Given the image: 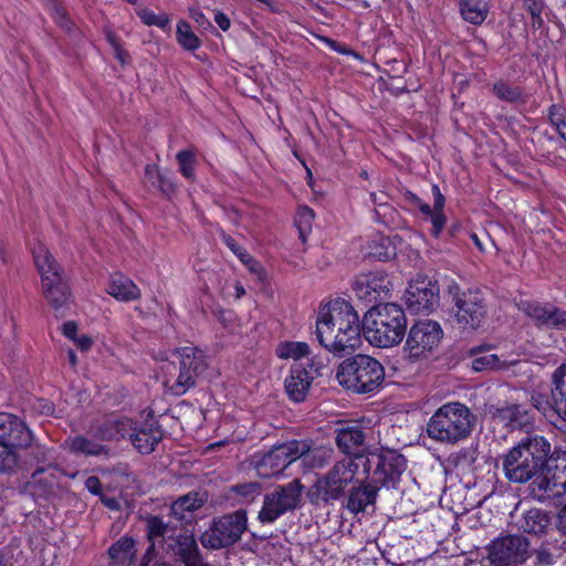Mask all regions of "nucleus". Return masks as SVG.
<instances>
[{
	"label": "nucleus",
	"mask_w": 566,
	"mask_h": 566,
	"mask_svg": "<svg viewBox=\"0 0 566 566\" xmlns=\"http://www.w3.org/2000/svg\"><path fill=\"white\" fill-rule=\"evenodd\" d=\"M363 322L354 306L345 300H335L323 307L316 319L319 344L334 355L355 350L361 343Z\"/></svg>",
	"instance_id": "nucleus-1"
},
{
	"label": "nucleus",
	"mask_w": 566,
	"mask_h": 566,
	"mask_svg": "<svg viewBox=\"0 0 566 566\" xmlns=\"http://www.w3.org/2000/svg\"><path fill=\"white\" fill-rule=\"evenodd\" d=\"M549 454L551 443L546 438L527 434L503 455L504 475L512 483L535 482L544 475Z\"/></svg>",
	"instance_id": "nucleus-2"
},
{
	"label": "nucleus",
	"mask_w": 566,
	"mask_h": 566,
	"mask_svg": "<svg viewBox=\"0 0 566 566\" xmlns=\"http://www.w3.org/2000/svg\"><path fill=\"white\" fill-rule=\"evenodd\" d=\"M407 328L403 310L395 303L373 305L363 319V334L368 343L379 348L398 345Z\"/></svg>",
	"instance_id": "nucleus-3"
},
{
	"label": "nucleus",
	"mask_w": 566,
	"mask_h": 566,
	"mask_svg": "<svg viewBox=\"0 0 566 566\" xmlns=\"http://www.w3.org/2000/svg\"><path fill=\"white\" fill-rule=\"evenodd\" d=\"M475 421L476 417L464 403L447 402L430 417L427 423V434L434 441L455 444L471 436Z\"/></svg>",
	"instance_id": "nucleus-4"
},
{
	"label": "nucleus",
	"mask_w": 566,
	"mask_h": 566,
	"mask_svg": "<svg viewBox=\"0 0 566 566\" xmlns=\"http://www.w3.org/2000/svg\"><path fill=\"white\" fill-rule=\"evenodd\" d=\"M336 379L342 387L354 394L371 396L384 385L385 368L376 358L357 354L338 365Z\"/></svg>",
	"instance_id": "nucleus-5"
},
{
	"label": "nucleus",
	"mask_w": 566,
	"mask_h": 566,
	"mask_svg": "<svg viewBox=\"0 0 566 566\" xmlns=\"http://www.w3.org/2000/svg\"><path fill=\"white\" fill-rule=\"evenodd\" d=\"M32 254L41 276L43 295L54 310L55 315L63 317L70 303V289L64 281L63 271L41 242L33 245Z\"/></svg>",
	"instance_id": "nucleus-6"
},
{
	"label": "nucleus",
	"mask_w": 566,
	"mask_h": 566,
	"mask_svg": "<svg viewBox=\"0 0 566 566\" xmlns=\"http://www.w3.org/2000/svg\"><path fill=\"white\" fill-rule=\"evenodd\" d=\"M361 465L354 459H342L335 462L324 474L319 475L312 486V495L316 501L326 504L344 500L355 482Z\"/></svg>",
	"instance_id": "nucleus-7"
},
{
	"label": "nucleus",
	"mask_w": 566,
	"mask_h": 566,
	"mask_svg": "<svg viewBox=\"0 0 566 566\" xmlns=\"http://www.w3.org/2000/svg\"><path fill=\"white\" fill-rule=\"evenodd\" d=\"M530 402L551 424L566 429V361L551 375L549 395L532 390Z\"/></svg>",
	"instance_id": "nucleus-8"
},
{
	"label": "nucleus",
	"mask_w": 566,
	"mask_h": 566,
	"mask_svg": "<svg viewBox=\"0 0 566 566\" xmlns=\"http://www.w3.org/2000/svg\"><path fill=\"white\" fill-rule=\"evenodd\" d=\"M247 530L248 514L241 509L214 517L209 528L200 535L199 541L208 549L228 548L237 544Z\"/></svg>",
	"instance_id": "nucleus-9"
},
{
	"label": "nucleus",
	"mask_w": 566,
	"mask_h": 566,
	"mask_svg": "<svg viewBox=\"0 0 566 566\" xmlns=\"http://www.w3.org/2000/svg\"><path fill=\"white\" fill-rule=\"evenodd\" d=\"M174 354L179 359V373L176 379H167L165 386L171 395L179 397L197 385L208 368V361L205 352L196 346L176 348Z\"/></svg>",
	"instance_id": "nucleus-10"
},
{
	"label": "nucleus",
	"mask_w": 566,
	"mask_h": 566,
	"mask_svg": "<svg viewBox=\"0 0 566 566\" xmlns=\"http://www.w3.org/2000/svg\"><path fill=\"white\" fill-rule=\"evenodd\" d=\"M443 337L440 324L432 319H419L407 334L403 350L410 363L427 358Z\"/></svg>",
	"instance_id": "nucleus-11"
},
{
	"label": "nucleus",
	"mask_w": 566,
	"mask_h": 566,
	"mask_svg": "<svg viewBox=\"0 0 566 566\" xmlns=\"http://www.w3.org/2000/svg\"><path fill=\"white\" fill-rule=\"evenodd\" d=\"M303 485L298 479L277 486L265 494L258 518L263 524H271L286 512L295 510L302 500Z\"/></svg>",
	"instance_id": "nucleus-12"
},
{
	"label": "nucleus",
	"mask_w": 566,
	"mask_h": 566,
	"mask_svg": "<svg viewBox=\"0 0 566 566\" xmlns=\"http://www.w3.org/2000/svg\"><path fill=\"white\" fill-rule=\"evenodd\" d=\"M531 543L521 534H505L494 538L486 547L492 566H516L530 557Z\"/></svg>",
	"instance_id": "nucleus-13"
},
{
	"label": "nucleus",
	"mask_w": 566,
	"mask_h": 566,
	"mask_svg": "<svg viewBox=\"0 0 566 566\" xmlns=\"http://www.w3.org/2000/svg\"><path fill=\"white\" fill-rule=\"evenodd\" d=\"M564 458H547L544 475L530 484V494L533 499L545 502L566 492V452Z\"/></svg>",
	"instance_id": "nucleus-14"
},
{
	"label": "nucleus",
	"mask_w": 566,
	"mask_h": 566,
	"mask_svg": "<svg viewBox=\"0 0 566 566\" xmlns=\"http://www.w3.org/2000/svg\"><path fill=\"white\" fill-rule=\"evenodd\" d=\"M453 312L463 329L479 328L486 315V304L480 290H465L453 295Z\"/></svg>",
	"instance_id": "nucleus-15"
},
{
	"label": "nucleus",
	"mask_w": 566,
	"mask_h": 566,
	"mask_svg": "<svg viewBox=\"0 0 566 566\" xmlns=\"http://www.w3.org/2000/svg\"><path fill=\"white\" fill-rule=\"evenodd\" d=\"M335 433V444L343 454L347 455L345 459H354L356 464L361 465L363 473L368 475L371 471V459L370 451L366 450L364 428L358 423L346 424L336 429Z\"/></svg>",
	"instance_id": "nucleus-16"
},
{
	"label": "nucleus",
	"mask_w": 566,
	"mask_h": 566,
	"mask_svg": "<svg viewBox=\"0 0 566 566\" xmlns=\"http://www.w3.org/2000/svg\"><path fill=\"white\" fill-rule=\"evenodd\" d=\"M369 458L371 463H376L375 470L370 472V479L379 488H395L407 469L406 458L391 450L381 453L369 452Z\"/></svg>",
	"instance_id": "nucleus-17"
},
{
	"label": "nucleus",
	"mask_w": 566,
	"mask_h": 566,
	"mask_svg": "<svg viewBox=\"0 0 566 566\" xmlns=\"http://www.w3.org/2000/svg\"><path fill=\"white\" fill-rule=\"evenodd\" d=\"M518 308L531 318L538 328L566 329V311L551 303L527 300L522 301Z\"/></svg>",
	"instance_id": "nucleus-18"
},
{
	"label": "nucleus",
	"mask_w": 566,
	"mask_h": 566,
	"mask_svg": "<svg viewBox=\"0 0 566 566\" xmlns=\"http://www.w3.org/2000/svg\"><path fill=\"white\" fill-rule=\"evenodd\" d=\"M391 286L388 275L376 271L358 275L353 283V291L357 298L373 304L388 298Z\"/></svg>",
	"instance_id": "nucleus-19"
},
{
	"label": "nucleus",
	"mask_w": 566,
	"mask_h": 566,
	"mask_svg": "<svg viewBox=\"0 0 566 566\" xmlns=\"http://www.w3.org/2000/svg\"><path fill=\"white\" fill-rule=\"evenodd\" d=\"M438 290L427 277L413 280L405 293L410 312L419 314L431 311L438 304Z\"/></svg>",
	"instance_id": "nucleus-20"
},
{
	"label": "nucleus",
	"mask_w": 566,
	"mask_h": 566,
	"mask_svg": "<svg viewBox=\"0 0 566 566\" xmlns=\"http://www.w3.org/2000/svg\"><path fill=\"white\" fill-rule=\"evenodd\" d=\"M295 462L292 441L274 446L255 461V469L261 478H272L282 473Z\"/></svg>",
	"instance_id": "nucleus-21"
},
{
	"label": "nucleus",
	"mask_w": 566,
	"mask_h": 566,
	"mask_svg": "<svg viewBox=\"0 0 566 566\" xmlns=\"http://www.w3.org/2000/svg\"><path fill=\"white\" fill-rule=\"evenodd\" d=\"M32 440L33 433L22 419L9 412H0V443L27 449Z\"/></svg>",
	"instance_id": "nucleus-22"
},
{
	"label": "nucleus",
	"mask_w": 566,
	"mask_h": 566,
	"mask_svg": "<svg viewBox=\"0 0 566 566\" xmlns=\"http://www.w3.org/2000/svg\"><path fill=\"white\" fill-rule=\"evenodd\" d=\"M380 488L370 479V471L368 475L364 473V479L355 482L347 492L346 509L354 514L363 513L368 506H374Z\"/></svg>",
	"instance_id": "nucleus-23"
},
{
	"label": "nucleus",
	"mask_w": 566,
	"mask_h": 566,
	"mask_svg": "<svg viewBox=\"0 0 566 566\" xmlns=\"http://www.w3.org/2000/svg\"><path fill=\"white\" fill-rule=\"evenodd\" d=\"M292 447L294 460H300L308 470L323 468L332 459V449L315 447L312 440H292Z\"/></svg>",
	"instance_id": "nucleus-24"
},
{
	"label": "nucleus",
	"mask_w": 566,
	"mask_h": 566,
	"mask_svg": "<svg viewBox=\"0 0 566 566\" xmlns=\"http://www.w3.org/2000/svg\"><path fill=\"white\" fill-rule=\"evenodd\" d=\"M315 374H317V369L313 364L310 365V369L302 364L292 367L291 375L285 379V390L291 400L304 401Z\"/></svg>",
	"instance_id": "nucleus-25"
},
{
	"label": "nucleus",
	"mask_w": 566,
	"mask_h": 566,
	"mask_svg": "<svg viewBox=\"0 0 566 566\" xmlns=\"http://www.w3.org/2000/svg\"><path fill=\"white\" fill-rule=\"evenodd\" d=\"M61 475L62 471L55 465L39 467L33 472L30 483L32 494L36 497L49 499L57 490Z\"/></svg>",
	"instance_id": "nucleus-26"
},
{
	"label": "nucleus",
	"mask_w": 566,
	"mask_h": 566,
	"mask_svg": "<svg viewBox=\"0 0 566 566\" xmlns=\"http://www.w3.org/2000/svg\"><path fill=\"white\" fill-rule=\"evenodd\" d=\"M493 417L512 430L528 429L534 424L533 411L520 403L497 408Z\"/></svg>",
	"instance_id": "nucleus-27"
},
{
	"label": "nucleus",
	"mask_w": 566,
	"mask_h": 566,
	"mask_svg": "<svg viewBox=\"0 0 566 566\" xmlns=\"http://www.w3.org/2000/svg\"><path fill=\"white\" fill-rule=\"evenodd\" d=\"M551 524L552 516L549 512L537 507L523 512L516 522L517 528L521 532L537 537L546 535Z\"/></svg>",
	"instance_id": "nucleus-28"
},
{
	"label": "nucleus",
	"mask_w": 566,
	"mask_h": 566,
	"mask_svg": "<svg viewBox=\"0 0 566 566\" xmlns=\"http://www.w3.org/2000/svg\"><path fill=\"white\" fill-rule=\"evenodd\" d=\"M161 439L163 432L157 424L148 423L137 427L135 422L133 423L129 440L139 453H151Z\"/></svg>",
	"instance_id": "nucleus-29"
},
{
	"label": "nucleus",
	"mask_w": 566,
	"mask_h": 566,
	"mask_svg": "<svg viewBox=\"0 0 566 566\" xmlns=\"http://www.w3.org/2000/svg\"><path fill=\"white\" fill-rule=\"evenodd\" d=\"M133 423L129 418L108 419L96 427L94 436L103 441L129 439Z\"/></svg>",
	"instance_id": "nucleus-30"
},
{
	"label": "nucleus",
	"mask_w": 566,
	"mask_h": 566,
	"mask_svg": "<svg viewBox=\"0 0 566 566\" xmlns=\"http://www.w3.org/2000/svg\"><path fill=\"white\" fill-rule=\"evenodd\" d=\"M470 353L475 356L471 361V367L476 373L506 370L517 364V360H506L496 354L483 353L482 347H474Z\"/></svg>",
	"instance_id": "nucleus-31"
},
{
	"label": "nucleus",
	"mask_w": 566,
	"mask_h": 566,
	"mask_svg": "<svg viewBox=\"0 0 566 566\" xmlns=\"http://www.w3.org/2000/svg\"><path fill=\"white\" fill-rule=\"evenodd\" d=\"M107 293L120 302L136 301L142 296L140 289L133 280L119 273L111 276Z\"/></svg>",
	"instance_id": "nucleus-32"
},
{
	"label": "nucleus",
	"mask_w": 566,
	"mask_h": 566,
	"mask_svg": "<svg viewBox=\"0 0 566 566\" xmlns=\"http://www.w3.org/2000/svg\"><path fill=\"white\" fill-rule=\"evenodd\" d=\"M175 553L185 566L203 560L197 541L191 535L178 537Z\"/></svg>",
	"instance_id": "nucleus-33"
},
{
	"label": "nucleus",
	"mask_w": 566,
	"mask_h": 566,
	"mask_svg": "<svg viewBox=\"0 0 566 566\" xmlns=\"http://www.w3.org/2000/svg\"><path fill=\"white\" fill-rule=\"evenodd\" d=\"M207 502V494L199 492H189L180 496L171 504V514L179 520L185 518L186 512H193L200 509Z\"/></svg>",
	"instance_id": "nucleus-34"
},
{
	"label": "nucleus",
	"mask_w": 566,
	"mask_h": 566,
	"mask_svg": "<svg viewBox=\"0 0 566 566\" xmlns=\"http://www.w3.org/2000/svg\"><path fill=\"white\" fill-rule=\"evenodd\" d=\"M488 11V4L483 0H460L461 15L472 24H481L485 20Z\"/></svg>",
	"instance_id": "nucleus-35"
},
{
	"label": "nucleus",
	"mask_w": 566,
	"mask_h": 566,
	"mask_svg": "<svg viewBox=\"0 0 566 566\" xmlns=\"http://www.w3.org/2000/svg\"><path fill=\"white\" fill-rule=\"evenodd\" d=\"M70 450L76 454L101 455L108 452L107 448L84 436H75L69 440Z\"/></svg>",
	"instance_id": "nucleus-36"
},
{
	"label": "nucleus",
	"mask_w": 566,
	"mask_h": 566,
	"mask_svg": "<svg viewBox=\"0 0 566 566\" xmlns=\"http://www.w3.org/2000/svg\"><path fill=\"white\" fill-rule=\"evenodd\" d=\"M44 2L49 14L55 23L65 32H73L74 23L63 4L59 0H44Z\"/></svg>",
	"instance_id": "nucleus-37"
},
{
	"label": "nucleus",
	"mask_w": 566,
	"mask_h": 566,
	"mask_svg": "<svg viewBox=\"0 0 566 566\" xmlns=\"http://www.w3.org/2000/svg\"><path fill=\"white\" fill-rule=\"evenodd\" d=\"M493 93L499 99L509 103H525L527 97L520 86L510 85L503 81L493 85Z\"/></svg>",
	"instance_id": "nucleus-38"
},
{
	"label": "nucleus",
	"mask_w": 566,
	"mask_h": 566,
	"mask_svg": "<svg viewBox=\"0 0 566 566\" xmlns=\"http://www.w3.org/2000/svg\"><path fill=\"white\" fill-rule=\"evenodd\" d=\"M135 543L132 538L120 537L108 548L109 558L118 564L129 562L134 555Z\"/></svg>",
	"instance_id": "nucleus-39"
},
{
	"label": "nucleus",
	"mask_w": 566,
	"mask_h": 566,
	"mask_svg": "<svg viewBox=\"0 0 566 566\" xmlns=\"http://www.w3.org/2000/svg\"><path fill=\"white\" fill-rule=\"evenodd\" d=\"M177 42L187 51H195L201 45L200 39L192 32L191 27L186 21L177 24Z\"/></svg>",
	"instance_id": "nucleus-40"
},
{
	"label": "nucleus",
	"mask_w": 566,
	"mask_h": 566,
	"mask_svg": "<svg viewBox=\"0 0 566 566\" xmlns=\"http://www.w3.org/2000/svg\"><path fill=\"white\" fill-rule=\"evenodd\" d=\"M374 219L389 228L398 227L400 221L398 211L388 203H378L376 206Z\"/></svg>",
	"instance_id": "nucleus-41"
},
{
	"label": "nucleus",
	"mask_w": 566,
	"mask_h": 566,
	"mask_svg": "<svg viewBox=\"0 0 566 566\" xmlns=\"http://www.w3.org/2000/svg\"><path fill=\"white\" fill-rule=\"evenodd\" d=\"M547 116L559 137L566 142V107L560 104H553L548 108Z\"/></svg>",
	"instance_id": "nucleus-42"
},
{
	"label": "nucleus",
	"mask_w": 566,
	"mask_h": 566,
	"mask_svg": "<svg viewBox=\"0 0 566 566\" xmlns=\"http://www.w3.org/2000/svg\"><path fill=\"white\" fill-rule=\"evenodd\" d=\"M310 354V346L303 342H286L277 347L280 358H293L295 360L306 357Z\"/></svg>",
	"instance_id": "nucleus-43"
},
{
	"label": "nucleus",
	"mask_w": 566,
	"mask_h": 566,
	"mask_svg": "<svg viewBox=\"0 0 566 566\" xmlns=\"http://www.w3.org/2000/svg\"><path fill=\"white\" fill-rule=\"evenodd\" d=\"M368 249L369 256L378 261H387L395 255L394 249L390 248V240L385 237L373 240Z\"/></svg>",
	"instance_id": "nucleus-44"
},
{
	"label": "nucleus",
	"mask_w": 566,
	"mask_h": 566,
	"mask_svg": "<svg viewBox=\"0 0 566 566\" xmlns=\"http://www.w3.org/2000/svg\"><path fill=\"white\" fill-rule=\"evenodd\" d=\"M13 448L6 443H0V473H9L15 470L19 463V455Z\"/></svg>",
	"instance_id": "nucleus-45"
},
{
	"label": "nucleus",
	"mask_w": 566,
	"mask_h": 566,
	"mask_svg": "<svg viewBox=\"0 0 566 566\" xmlns=\"http://www.w3.org/2000/svg\"><path fill=\"white\" fill-rule=\"evenodd\" d=\"M168 524L157 515H150L146 518V530L148 539L155 543L157 539H163L168 532Z\"/></svg>",
	"instance_id": "nucleus-46"
},
{
	"label": "nucleus",
	"mask_w": 566,
	"mask_h": 566,
	"mask_svg": "<svg viewBox=\"0 0 566 566\" xmlns=\"http://www.w3.org/2000/svg\"><path fill=\"white\" fill-rule=\"evenodd\" d=\"M314 220V211L306 207H300L295 217V226L298 229L300 238L305 241L306 235L312 230V222Z\"/></svg>",
	"instance_id": "nucleus-47"
},
{
	"label": "nucleus",
	"mask_w": 566,
	"mask_h": 566,
	"mask_svg": "<svg viewBox=\"0 0 566 566\" xmlns=\"http://www.w3.org/2000/svg\"><path fill=\"white\" fill-rule=\"evenodd\" d=\"M176 159L179 164V170L181 175L189 180H193L196 163L193 151L189 149L180 150L176 155Z\"/></svg>",
	"instance_id": "nucleus-48"
},
{
	"label": "nucleus",
	"mask_w": 566,
	"mask_h": 566,
	"mask_svg": "<svg viewBox=\"0 0 566 566\" xmlns=\"http://www.w3.org/2000/svg\"><path fill=\"white\" fill-rule=\"evenodd\" d=\"M136 13L146 25H156L160 29H166L169 24V17L165 12L156 14L148 8H139Z\"/></svg>",
	"instance_id": "nucleus-49"
},
{
	"label": "nucleus",
	"mask_w": 566,
	"mask_h": 566,
	"mask_svg": "<svg viewBox=\"0 0 566 566\" xmlns=\"http://www.w3.org/2000/svg\"><path fill=\"white\" fill-rule=\"evenodd\" d=\"M261 484L258 482L242 483L231 486V491L245 502L253 501L261 494Z\"/></svg>",
	"instance_id": "nucleus-50"
},
{
	"label": "nucleus",
	"mask_w": 566,
	"mask_h": 566,
	"mask_svg": "<svg viewBox=\"0 0 566 566\" xmlns=\"http://www.w3.org/2000/svg\"><path fill=\"white\" fill-rule=\"evenodd\" d=\"M145 174L149 178H153L154 176L156 177L157 186L164 193L169 195L175 191V185L172 180L168 176L157 171L153 166L147 165L145 168Z\"/></svg>",
	"instance_id": "nucleus-51"
},
{
	"label": "nucleus",
	"mask_w": 566,
	"mask_h": 566,
	"mask_svg": "<svg viewBox=\"0 0 566 566\" xmlns=\"http://www.w3.org/2000/svg\"><path fill=\"white\" fill-rule=\"evenodd\" d=\"M27 449H30L29 455L36 463L48 462V465L51 464V460H53L52 451L49 448H46L45 446L35 442L33 439L31 442V446L27 447Z\"/></svg>",
	"instance_id": "nucleus-52"
},
{
	"label": "nucleus",
	"mask_w": 566,
	"mask_h": 566,
	"mask_svg": "<svg viewBox=\"0 0 566 566\" xmlns=\"http://www.w3.org/2000/svg\"><path fill=\"white\" fill-rule=\"evenodd\" d=\"M431 221V234L433 237H439L442 229L446 226L447 218L442 210H433L432 214L430 216Z\"/></svg>",
	"instance_id": "nucleus-53"
},
{
	"label": "nucleus",
	"mask_w": 566,
	"mask_h": 566,
	"mask_svg": "<svg viewBox=\"0 0 566 566\" xmlns=\"http://www.w3.org/2000/svg\"><path fill=\"white\" fill-rule=\"evenodd\" d=\"M536 565L548 566L554 564V556L552 552L544 546L538 547L535 551Z\"/></svg>",
	"instance_id": "nucleus-54"
},
{
	"label": "nucleus",
	"mask_w": 566,
	"mask_h": 566,
	"mask_svg": "<svg viewBox=\"0 0 566 566\" xmlns=\"http://www.w3.org/2000/svg\"><path fill=\"white\" fill-rule=\"evenodd\" d=\"M528 12L531 14V28L534 30L541 29L543 25V19L541 18V6L533 1L528 6Z\"/></svg>",
	"instance_id": "nucleus-55"
},
{
	"label": "nucleus",
	"mask_w": 566,
	"mask_h": 566,
	"mask_svg": "<svg viewBox=\"0 0 566 566\" xmlns=\"http://www.w3.org/2000/svg\"><path fill=\"white\" fill-rule=\"evenodd\" d=\"M85 488L93 495H102V483H101V480L95 475H91L86 479Z\"/></svg>",
	"instance_id": "nucleus-56"
},
{
	"label": "nucleus",
	"mask_w": 566,
	"mask_h": 566,
	"mask_svg": "<svg viewBox=\"0 0 566 566\" xmlns=\"http://www.w3.org/2000/svg\"><path fill=\"white\" fill-rule=\"evenodd\" d=\"M235 255L240 259L242 263L249 266L251 271H256L258 262L244 248H242Z\"/></svg>",
	"instance_id": "nucleus-57"
},
{
	"label": "nucleus",
	"mask_w": 566,
	"mask_h": 566,
	"mask_svg": "<svg viewBox=\"0 0 566 566\" xmlns=\"http://www.w3.org/2000/svg\"><path fill=\"white\" fill-rule=\"evenodd\" d=\"M432 196H433V210H443L446 199L441 193L438 185H432L431 187Z\"/></svg>",
	"instance_id": "nucleus-58"
},
{
	"label": "nucleus",
	"mask_w": 566,
	"mask_h": 566,
	"mask_svg": "<svg viewBox=\"0 0 566 566\" xmlns=\"http://www.w3.org/2000/svg\"><path fill=\"white\" fill-rule=\"evenodd\" d=\"M220 238L223 243L234 253H239L242 247L229 234H227L223 230L219 231Z\"/></svg>",
	"instance_id": "nucleus-59"
},
{
	"label": "nucleus",
	"mask_w": 566,
	"mask_h": 566,
	"mask_svg": "<svg viewBox=\"0 0 566 566\" xmlns=\"http://www.w3.org/2000/svg\"><path fill=\"white\" fill-rule=\"evenodd\" d=\"M557 530L566 537V503L562 506L557 514Z\"/></svg>",
	"instance_id": "nucleus-60"
},
{
	"label": "nucleus",
	"mask_w": 566,
	"mask_h": 566,
	"mask_svg": "<svg viewBox=\"0 0 566 566\" xmlns=\"http://www.w3.org/2000/svg\"><path fill=\"white\" fill-rule=\"evenodd\" d=\"M214 21L222 31H227L230 28V19L221 11H217L214 14Z\"/></svg>",
	"instance_id": "nucleus-61"
},
{
	"label": "nucleus",
	"mask_w": 566,
	"mask_h": 566,
	"mask_svg": "<svg viewBox=\"0 0 566 566\" xmlns=\"http://www.w3.org/2000/svg\"><path fill=\"white\" fill-rule=\"evenodd\" d=\"M77 325L74 322H66L63 324V334L71 339L75 338Z\"/></svg>",
	"instance_id": "nucleus-62"
},
{
	"label": "nucleus",
	"mask_w": 566,
	"mask_h": 566,
	"mask_svg": "<svg viewBox=\"0 0 566 566\" xmlns=\"http://www.w3.org/2000/svg\"><path fill=\"white\" fill-rule=\"evenodd\" d=\"M190 17L200 25H203L206 23L209 24V21L207 20V18L203 14V12H201L199 10L191 9L190 10Z\"/></svg>",
	"instance_id": "nucleus-63"
},
{
	"label": "nucleus",
	"mask_w": 566,
	"mask_h": 566,
	"mask_svg": "<svg viewBox=\"0 0 566 566\" xmlns=\"http://www.w3.org/2000/svg\"><path fill=\"white\" fill-rule=\"evenodd\" d=\"M403 196H405L406 201L409 205L413 206L415 208H417L422 202V200L416 193H413L411 191H406Z\"/></svg>",
	"instance_id": "nucleus-64"
}]
</instances>
